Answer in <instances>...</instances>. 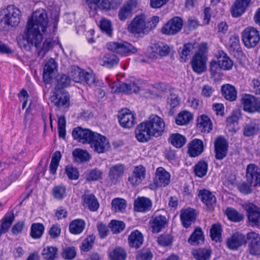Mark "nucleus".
I'll return each mask as SVG.
<instances>
[{"mask_svg":"<svg viewBox=\"0 0 260 260\" xmlns=\"http://www.w3.org/2000/svg\"><path fill=\"white\" fill-rule=\"evenodd\" d=\"M165 127L162 118L157 115H152L148 120L138 125L135 130L136 138L139 142H148L153 137L161 136Z\"/></svg>","mask_w":260,"mask_h":260,"instance_id":"nucleus-1","label":"nucleus"},{"mask_svg":"<svg viewBox=\"0 0 260 260\" xmlns=\"http://www.w3.org/2000/svg\"><path fill=\"white\" fill-rule=\"evenodd\" d=\"M58 20V16H55L52 24L49 25L46 12L44 10H37L28 19L26 28L34 34H38L43 37L45 35L54 34Z\"/></svg>","mask_w":260,"mask_h":260,"instance_id":"nucleus-2","label":"nucleus"},{"mask_svg":"<svg viewBox=\"0 0 260 260\" xmlns=\"http://www.w3.org/2000/svg\"><path fill=\"white\" fill-rule=\"evenodd\" d=\"M4 16L0 19V30H6L10 26L14 27L19 23L21 12L13 5L8 6L4 11Z\"/></svg>","mask_w":260,"mask_h":260,"instance_id":"nucleus-3","label":"nucleus"},{"mask_svg":"<svg viewBox=\"0 0 260 260\" xmlns=\"http://www.w3.org/2000/svg\"><path fill=\"white\" fill-rule=\"evenodd\" d=\"M17 40L18 45L21 49L29 51L33 46L38 48L43 41V37L38 34H34L26 28L24 35H19Z\"/></svg>","mask_w":260,"mask_h":260,"instance_id":"nucleus-4","label":"nucleus"},{"mask_svg":"<svg viewBox=\"0 0 260 260\" xmlns=\"http://www.w3.org/2000/svg\"><path fill=\"white\" fill-rule=\"evenodd\" d=\"M121 1L122 0H86V4L89 12L94 15L98 8L106 11L114 9Z\"/></svg>","mask_w":260,"mask_h":260,"instance_id":"nucleus-5","label":"nucleus"},{"mask_svg":"<svg viewBox=\"0 0 260 260\" xmlns=\"http://www.w3.org/2000/svg\"><path fill=\"white\" fill-rule=\"evenodd\" d=\"M107 49L122 56H127L137 52V49L131 43L125 42H112L107 44Z\"/></svg>","mask_w":260,"mask_h":260,"instance_id":"nucleus-6","label":"nucleus"},{"mask_svg":"<svg viewBox=\"0 0 260 260\" xmlns=\"http://www.w3.org/2000/svg\"><path fill=\"white\" fill-rule=\"evenodd\" d=\"M152 232L158 233L168 226V220L166 217V212L163 209L155 211L149 221Z\"/></svg>","mask_w":260,"mask_h":260,"instance_id":"nucleus-7","label":"nucleus"},{"mask_svg":"<svg viewBox=\"0 0 260 260\" xmlns=\"http://www.w3.org/2000/svg\"><path fill=\"white\" fill-rule=\"evenodd\" d=\"M242 41L247 48L255 47L260 40L259 32L253 27H247L242 32Z\"/></svg>","mask_w":260,"mask_h":260,"instance_id":"nucleus-8","label":"nucleus"},{"mask_svg":"<svg viewBox=\"0 0 260 260\" xmlns=\"http://www.w3.org/2000/svg\"><path fill=\"white\" fill-rule=\"evenodd\" d=\"M243 207L246 210L248 219L251 226H258L260 224V208L250 202L245 203Z\"/></svg>","mask_w":260,"mask_h":260,"instance_id":"nucleus-9","label":"nucleus"},{"mask_svg":"<svg viewBox=\"0 0 260 260\" xmlns=\"http://www.w3.org/2000/svg\"><path fill=\"white\" fill-rule=\"evenodd\" d=\"M243 110L248 113L260 112V99L250 94H245L242 98Z\"/></svg>","mask_w":260,"mask_h":260,"instance_id":"nucleus-10","label":"nucleus"},{"mask_svg":"<svg viewBox=\"0 0 260 260\" xmlns=\"http://www.w3.org/2000/svg\"><path fill=\"white\" fill-rule=\"evenodd\" d=\"M90 147L98 153H104L109 147V143L107 138L95 133L90 142Z\"/></svg>","mask_w":260,"mask_h":260,"instance_id":"nucleus-11","label":"nucleus"},{"mask_svg":"<svg viewBox=\"0 0 260 260\" xmlns=\"http://www.w3.org/2000/svg\"><path fill=\"white\" fill-rule=\"evenodd\" d=\"M182 26V19L179 17H174L163 26L161 31L163 34L174 35L181 30Z\"/></svg>","mask_w":260,"mask_h":260,"instance_id":"nucleus-12","label":"nucleus"},{"mask_svg":"<svg viewBox=\"0 0 260 260\" xmlns=\"http://www.w3.org/2000/svg\"><path fill=\"white\" fill-rule=\"evenodd\" d=\"M95 133V132H93L89 129L77 127L73 129L72 136L74 139L78 142L83 144H89Z\"/></svg>","mask_w":260,"mask_h":260,"instance_id":"nucleus-13","label":"nucleus"},{"mask_svg":"<svg viewBox=\"0 0 260 260\" xmlns=\"http://www.w3.org/2000/svg\"><path fill=\"white\" fill-rule=\"evenodd\" d=\"M138 5L137 0H127L120 8L118 16L121 21L131 18Z\"/></svg>","mask_w":260,"mask_h":260,"instance_id":"nucleus-14","label":"nucleus"},{"mask_svg":"<svg viewBox=\"0 0 260 260\" xmlns=\"http://www.w3.org/2000/svg\"><path fill=\"white\" fill-rule=\"evenodd\" d=\"M118 120L120 125L126 128H132L137 123L136 115L128 109L122 111Z\"/></svg>","mask_w":260,"mask_h":260,"instance_id":"nucleus-15","label":"nucleus"},{"mask_svg":"<svg viewBox=\"0 0 260 260\" xmlns=\"http://www.w3.org/2000/svg\"><path fill=\"white\" fill-rule=\"evenodd\" d=\"M207 57L204 53L199 51L194 54L191 64L192 70L198 74L204 72L206 68Z\"/></svg>","mask_w":260,"mask_h":260,"instance_id":"nucleus-16","label":"nucleus"},{"mask_svg":"<svg viewBox=\"0 0 260 260\" xmlns=\"http://www.w3.org/2000/svg\"><path fill=\"white\" fill-rule=\"evenodd\" d=\"M57 64L54 59L50 58L45 63L43 70V80L46 83L51 84L57 71Z\"/></svg>","mask_w":260,"mask_h":260,"instance_id":"nucleus-17","label":"nucleus"},{"mask_svg":"<svg viewBox=\"0 0 260 260\" xmlns=\"http://www.w3.org/2000/svg\"><path fill=\"white\" fill-rule=\"evenodd\" d=\"M127 28L128 31L133 34L144 33L146 29L145 16L143 15L136 16L128 25Z\"/></svg>","mask_w":260,"mask_h":260,"instance_id":"nucleus-18","label":"nucleus"},{"mask_svg":"<svg viewBox=\"0 0 260 260\" xmlns=\"http://www.w3.org/2000/svg\"><path fill=\"white\" fill-rule=\"evenodd\" d=\"M82 204L84 208L89 209L90 211L95 212L99 207L100 204L95 196L89 191H85L82 196Z\"/></svg>","mask_w":260,"mask_h":260,"instance_id":"nucleus-19","label":"nucleus"},{"mask_svg":"<svg viewBox=\"0 0 260 260\" xmlns=\"http://www.w3.org/2000/svg\"><path fill=\"white\" fill-rule=\"evenodd\" d=\"M226 246L232 250H237L243 244L246 243L245 236L239 232L234 233L226 240Z\"/></svg>","mask_w":260,"mask_h":260,"instance_id":"nucleus-20","label":"nucleus"},{"mask_svg":"<svg viewBox=\"0 0 260 260\" xmlns=\"http://www.w3.org/2000/svg\"><path fill=\"white\" fill-rule=\"evenodd\" d=\"M146 169L142 165L135 167L132 175L128 177V182L133 186H137L145 179Z\"/></svg>","mask_w":260,"mask_h":260,"instance_id":"nucleus-21","label":"nucleus"},{"mask_svg":"<svg viewBox=\"0 0 260 260\" xmlns=\"http://www.w3.org/2000/svg\"><path fill=\"white\" fill-rule=\"evenodd\" d=\"M248 181L254 186L260 185V168L254 164L248 165L246 169Z\"/></svg>","mask_w":260,"mask_h":260,"instance_id":"nucleus-22","label":"nucleus"},{"mask_svg":"<svg viewBox=\"0 0 260 260\" xmlns=\"http://www.w3.org/2000/svg\"><path fill=\"white\" fill-rule=\"evenodd\" d=\"M171 175L162 167L158 168L155 172L154 184L158 187H165L170 182Z\"/></svg>","mask_w":260,"mask_h":260,"instance_id":"nucleus-23","label":"nucleus"},{"mask_svg":"<svg viewBox=\"0 0 260 260\" xmlns=\"http://www.w3.org/2000/svg\"><path fill=\"white\" fill-rule=\"evenodd\" d=\"M152 202L151 200L145 197L137 198L134 201V209L138 212L146 213L151 210Z\"/></svg>","mask_w":260,"mask_h":260,"instance_id":"nucleus-24","label":"nucleus"},{"mask_svg":"<svg viewBox=\"0 0 260 260\" xmlns=\"http://www.w3.org/2000/svg\"><path fill=\"white\" fill-rule=\"evenodd\" d=\"M215 157L217 159H222L226 156L228 144L225 139L218 137L214 143Z\"/></svg>","mask_w":260,"mask_h":260,"instance_id":"nucleus-25","label":"nucleus"},{"mask_svg":"<svg viewBox=\"0 0 260 260\" xmlns=\"http://www.w3.org/2000/svg\"><path fill=\"white\" fill-rule=\"evenodd\" d=\"M199 197L205 205L209 211H212L215 205L216 199L215 196L209 190L203 189L200 191Z\"/></svg>","mask_w":260,"mask_h":260,"instance_id":"nucleus-26","label":"nucleus"},{"mask_svg":"<svg viewBox=\"0 0 260 260\" xmlns=\"http://www.w3.org/2000/svg\"><path fill=\"white\" fill-rule=\"evenodd\" d=\"M124 166L118 164L112 166L109 172L108 177L110 181L114 184L119 182L124 172Z\"/></svg>","mask_w":260,"mask_h":260,"instance_id":"nucleus-27","label":"nucleus"},{"mask_svg":"<svg viewBox=\"0 0 260 260\" xmlns=\"http://www.w3.org/2000/svg\"><path fill=\"white\" fill-rule=\"evenodd\" d=\"M69 100L68 93L61 91L54 92L51 97V102L57 107L68 106Z\"/></svg>","mask_w":260,"mask_h":260,"instance_id":"nucleus-28","label":"nucleus"},{"mask_svg":"<svg viewBox=\"0 0 260 260\" xmlns=\"http://www.w3.org/2000/svg\"><path fill=\"white\" fill-rule=\"evenodd\" d=\"M250 0H236L231 8V13L234 17H238L243 14L247 7Z\"/></svg>","mask_w":260,"mask_h":260,"instance_id":"nucleus-29","label":"nucleus"},{"mask_svg":"<svg viewBox=\"0 0 260 260\" xmlns=\"http://www.w3.org/2000/svg\"><path fill=\"white\" fill-rule=\"evenodd\" d=\"M204 150L203 141L195 139L188 144V153L191 157H196L201 154Z\"/></svg>","mask_w":260,"mask_h":260,"instance_id":"nucleus-30","label":"nucleus"},{"mask_svg":"<svg viewBox=\"0 0 260 260\" xmlns=\"http://www.w3.org/2000/svg\"><path fill=\"white\" fill-rule=\"evenodd\" d=\"M196 218L195 210L191 208L182 210L180 214V219L182 224L185 228H189L195 220Z\"/></svg>","mask_w":260,"mask_h":260,"instance_id":"nucleus-31","label":"nucleus"},{"mask_svg":"<svg viewBox=\"0 0 260 260\" xmlns=\"http://www.w3.org/2000/svg\"><path fill=\"white\" fill-rule=\"evenodd\" d=\"M128 241L131 247L138 248L143 244V236L138 230H135L128 236Z\"/></svg>","mask_w":260,"mask_h":260,"instance_id":"nucleus-32","label":"nucleus"},{"mask_svg":"<svg viewBox=\"0 0 260 260\" xmlns=\"http://www.w3.org/2000/svg\"><path fill=\"white\" fill-rule=\"evenodd\" d=\"M221 92L222 95L228 101L233 102L237 99V90L235 87L231 84L223 85L221 86Z\"/></svg>","mask_w":260,"mask_h":260,"instance_id":"nucleus-33","label":"nucleus"},{"mask_svg":"<svg viewBox=\"0 0 260 260\" xmlns=\"http://www.w3.org/2000/svg\"><path fill=\"white\" fill-rule=\"evenodd\" d=\"M197 126L202 132L209 133L212 129V123L210 118L203 114L197 119Z\"/></svg>","mask_w":260,"mask_h":260,"instance_id":"nucleus-34","label":"nucleus"},{"mask_svg":"<svg viewBox=\"0 0 260 260\" xmlns=\"http://www.w3.org/2000/svg\"><path fill=\"white\" fill-rule=\"evenodd\" d=\"M117 89L119 92L131 94L138 92L140 88L137 83L135 81H130L127 83H120Z\"/></svg>","mask_w":260,"mask_h":260,"instance_id":"nucleus-35","label":"nucleus"},{"mask_svg":"<svg viewBox=\"0 0 260 260\" xmlns=\"http://www.w3.org/2000/svg\"><path fill=\"white\" fill-rule=\"evenodd\" d=\"M109 256L110 260H125L127 253L121 247H116L109 250Z\"/></svg>","mask_w":260,"mask_h":260,"instance_id":"nucleus-36","label":"nucleus"},{"mask_svg":"<svg viewBox=\"0 0 260 260\" xmlns=\"http://www.w3.org/2000/svg\"><path fill=\"white\" fill-rule=\"evenodd\" d=\"M260 133L259 124L255 121H251L245 124L243 127V135L245 137H251Z\"/></svg>","mask_w":260,"mask_h":260,"instance_id":"nucleus-37","label":"nucleus"},{"mask_svg":"<svg viewBox=\"0 0 260 260\" xmlns=\"http://www.w3.org/2000/svg\"><path fill=\"white\" fill-rule=\"evenodd\" d=\"M119 59L116 55L112 53L105 54L100 60V63L102 66L108 68H112L117 65Z\"/></svg>","mask_w":260,"mask_h":260,"instance_id":"nucleus-38","label":"nucleus"},{"mask_svg":"<svg viewBox=\"0 0 260 260\" xmlns=\"http://www.w3.org/2000/svg\"><path fill=\"white\" fill-rule=\"evenodd\" d=\"M85 221L81 219H76L71 222L69 225L70 232L74 235L81 233L85 228Z\"/></svg>","mask_w":260,"mask_h":260,"instance_id":"nucleus-39","label":"nucleus"},{"mask_svg":"<svg viewBox=\"0 0 260 260\" xmlns=\"http://www.w3.org/2000/svg\"><path fill=\"white\" fill-rule=\"evenodd\" d=\"M59 43L55 40H52L51 38H47L45 40L43 44L42 48L38 51V56L40 59L43 58L46 53L54 45L58 44Z\"/></svg>","mask_w":260,"mask_h":260,"instance_id":"nucleus-40","label":"nucleus"},{"mask_svg":"<svg viewBox=\"0 0 260 260\" xmlns=\"http://www.w3.org/2000/svg\"><path fill=\"white\" fill-rule=\"evenodd\" d=\"M204 237L200 228L196 229L188 240V242L192 245H197L203 243Z\"/></svg>","mask_w":260,"mask_h":260,"instance_id":"nucleus-41","label":"nucleus"},{"mask_svg":"<svg viewBox=\"0 0 260 260\" xmlns=\"http://www.w3.org/2000/svg\"><path fill=\"white\" fill-rule=\"evenodd\" d=\"M218 61L220 68L224 70H230L233 65L232 60L230 59L227 54L222 51L219 52Z\"/></svg>","mask_w":260,"mask_h":260,"instance_id":"nucleus-42","label":"nucleus"},{"mask_svg":"<svg viewBox=\"0 0 260 260\" xmlns=\"http://www.w3.org/2000/svg\"><path fill=\"white\" fill-rule=\"evenodd\" d=\"M169 141L173 146L179 148L184 145L186 139L184 136L178 133H176L171 135Z\"/></svg>","mask_w":260,"mask_h":260,"instance_id":"nucleus-43","label":"nucleus"},{"mask_svg":"<svg viewBox=\"0 0 260 260\" xmlns=\"http://www.w3.org/2000/svg\"><path fill=\"white\" fill-rule=\"evenodd\" d=\"M222 228L219 224H214L210 230V237L216 242L222 241Z\"/></svg>","mask_w":260,"mask_h":260,"instance_id":"nucleus-44","label":"nucleus"},{"mask_svg":"<svg viewBox=\"0 0 260 260\" xmlns=\"http://www.w3.org/2000/svg\"><path fill=\"white\" fill-rule=\"evenodd\" d=\"M73 156L75 160L78 162H85L90 158L89 154L86 151L80 149H76L73 151Z\"/></svg>","mask_w":260,"mask_h":260,"instance_id":"nucleus-45","label":"nucleus"},{"mask_svg":"<svg viewBox=\"0 0 260 260\" xmlns=\"http://www.w3.org/2000/svg\"><path fill=\"white\" fill-rule=\"evenodd\" d=\"M192 119V115L187 111L180 112L176 118V123L179 125H186Z\"/></svg>","mask_w":260,"mask_h":260,"instance_id":"nucleus-46","label":"nucleus"},{"mask_svg":"<svg viewBox=\"0 0 260 260\" xmlns=\"http://www.w3.org/2000/svg\"><path fill=\"white\" fill-rule=\"evenodd\" d=\"M44 231V226L40 223H34L31 224L30 235L34 239L40 238Z\"/></svg>","mask_w":260,"mask_h":260,"instance_id":"nucleus-47","label":"nucleus"},{"mask_svg":"<svg viewBox=\"0 0 260 260\" xmlns=\"http://www.w3.org/2000/svg\"><path fill=\"white\" fill-rule=\"evenodd\" d=\"M84 72V70H82L78 67L74 66L71 68L70 75L75 82H83Z\"/></svg>","mask_w":260,"mask_h":260,"instance_id":"nucleus-48","label":"nucleus"},{"mask_svg":"<svg viewBox=\"0 0 260 260\" xmlns=\"http://www.w3.org/2000/svg\"><path fill=\"white\" fill-rule=\"evenodd\" d=\"M61 155L59 151H56L53 154L49 166V170L52 174H55L59 165Z\"/></svg>","mask_w":260,"mask_h":260,"instance_id":"nucleus-49","label":"nucleus"},{"mask_svg":"<svg viewBox=\"0 0 260 260\" xmlns=\"http://www.w3.org/2000/svg\"><path fill=\"white\" fill-rule=\"evenodd\" d=\"M58 249L56 247L49 246L44 248L42 255L46 260H54L57 256Z\"/></svg>","mask_w":260,"mask_h":260,"instance_id":"nucleus-50","label":"nucleus"},{"mask_svg":"<svg viewBox=\"0 0 260 260\" xmlns=\"http://www.w3.org/2000/svg\"><path fill=\"white\" fill-rule=\"evenodd\" d=\"M56 87L58 89L66 88L69 86L71 83L70 78L65 74L58 75L55 79Z\"/></svg>","mask_w":260,"mask_h":260,"instance_id":"nucleus-51","label":"nucleus"},{"mask_svg":"<svg viewBox=\"0 0 260 260\" xmlns=\"http://www.w3.org/2000/svg\"><path fill=\"white\" fill-rule=\"evenodd\" d=\"M208 164L204 161H199L194 167V172L196 176L203 177L207 174Z\"/></svg>","mask_w":260,"mask_h":260,"instance_id":"nucleus-52","label":"nucleus"},{"mask_svg":"<svg viewBox=\"0 0 260 260\" xmlns=\"http://www.w3.org/2000/svg\"><path fill=\"white\" fill-rule=\"evenodd\" d=\"M192 254L197 260H208L209 259L211 252L207 249H198L193 251Z\"/></svg>","mask_w":260,"mask_h":260,"instance_id":"nucleus-53","label":"nucleus"},{"mask_svg":"<svg viewBox=\"0 0 260 260\" xmlns=\"http://www.w3.org/2000/svg\"><path fill=\"white\" fill-rule=\"evenodd\" d=\"M14 219V215L13 213L7 214L4 218V221L1 224L0 229L1 233H5L8 231L11 226Z\"/></svg>","mask_w":260,"mask_h":260,"instance_id":"nucleus-54","label":"nucleus"},{"mask_svg":"<svg viewBox=\"0 0 260 260\" xmlns=\"http://www.w3.org/2000/svg\"><path fill=\"white\" fill-rule=\"evenodd\" d=\"M225 213L228 218L234 222H239L244 218L243 215L233 208H227Z\"/></svg>","mask_w":260,"mask_h":260,"instance_id":"nucleus-55","label":"nucleus"},{"mask_svg":"<svg viewBox=\"0 0 260 260\" xmlns=\"http://www.w3.org/2000/svg\"><path fill=\"white\" fill-rule=\"evenodd\" d=\"M194 44L190 43L186 44L183 46L180 52L181 61H186L187 56L194 49Z\"/></svg>","mask_w":260,"mask_h":260,"instance_id":"nucleus-56","label":"nucleus"},{"mask_svg":"<svg viewBox=\"0 0 260 260\" xmlns=\"http://www.w3.org/2000/svg\"><path fill=\"white\" fill-rule=\"evenodd\" d=\"M152 49L156 54L154 56L157 57V56H165L168 55L170 52L169 47L166 45L162 46L155 44L152 47Z\"/></svg>","mask_w":260,"mask_h":260,"instance_id":"nucleus-57","label":"nucleus"},{"mask_svg":"<svg viewBox=\"0 0 260 260\" xmlns=\"http://www.w3.org/2000/svg\"><path fill=\"white\" fill-rule=\"evenodd\" d=\"M66 188L64 186L59 185L54 187L52 190L53 197L57 200H61L66 196Z\"/></svg>","mask_w":260,"mask_h":260,"instance_id":"nucleus-58","label":"nucleus"},{"mask_svg":"<svg viewBox=\"0 0 260 260\" xmlns=\"http://www.w3.org/2000/svg\"><path fill=\"white\" fill-rule=\"evenodd\" d=\"M109 226L114 234H118L124 229L125 224L122 221L113 220L109 224Z\"/></svg>","mask_w":260,"mask_h":260,"instance_id":"nucleus-59","label":"nucleus"},{"mask_svg":"<svg viewBox=\"0 0 260 260\" xmlns=\"http://www.w3.org/2000/svg\"><path fill=\"white\" fill-rule=\"evenodd\" d=\"M153 254L149 249L143 248L138 251L136 254L137 260H151Z\"/></svg>","mask_w":260,"mask_h":260,"instance_id":"nucleus-60","label":"nucleus"},{"mask_svg":"<svg viewBox=\"0 0 260 260\" xmlns=\"http://www.w3.org/2000/svg\"><path fill=\"white\" fill-rule=\"evenodd\" d=\"M247 244L260 243V234L254 231H250L245 236Z\"/></svg>","mask_w":260,"mask_h":260,"instance_id":"nucleus-61","label":"nucleus"},{"mask_svg":"<svg viewBox=\"0 0 260 260\" xmlns=\"http://www.w3.org/2000/svg\"><path fill=\"white\" fill-rule=\"evenodd\" d=\"M112 207L116 212L122 211L126 208L125 200L123 199H115L112 201Z\"/></svg>","mask_w":260,"mask_h":260,"instance_id":"nucleus-62","label":"nucleus"},{"mask_svg":"<svg viewBox=\"0 0 260 260\" xmlns=\"http://www.w3.org/2000/svg\"><path fill=\"white\" fill-rule=\"evenodd\" d=\"M95 240V237L93 235L88 236L84 240L81 245L80 248L82 251H88L93 246Z\"/></svg>","mask_w":260,"mask_h":260,"instance_id":"nucleus-63","label":"nucleus"},{"mask_svg":"<svg viewBox=\"0 0 260 260\" xmlns=\"http://www.w3.org/2000/svg\"><path fill=\"white\" fill-rule=\"evenodd\" d=\"M65 173L70 180H77L79 177V172L78 169L72 166H67L65 168Z\"/></svg>","mask_w":260,"mask_h":260,"instance_id":"nucleus-64","label":"nucleus"}]
</instances>
